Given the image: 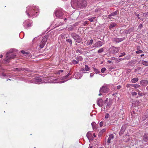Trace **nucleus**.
<instances>
[{"label":"nucleus","instance_id":"obj_13","mask_svg":"<svg viewBox=\"0 0 148 148\" xmlns=\"http://www.w3.org/2000/svg\"><path fill=\"white\" fill-rule=\"evenodd\" d=\"M118 13L117 11H116L114 12L111 13V14L108 15V18L110 20H112L114 18L112 16H116Z\"/></svg>","mask_w":148,"mask_h":148},{"label":"nucleus","instance_id":"obj_7","mask_svg":"<svg viewBox=\"0 0 148 148\" xmlns=\"http://www.w3.org/2000/svg\"><path fill=\"white\" fill-rule=\"evenodd\" d=\"M54 14L56 17L60 18L62 17L63 13L62 11L60 10H57L54 12Z\"/></svg>","mask_w":148,"mask_h":148},{"label":"nucleus","instance_id":"obj_33","mask_svg":"<svg viewBox=\"0 0 148 148\" xmlns=\"http://www.w3.org/2000/svg\"><path fill=\"white\" fill-rule=\"evenodd\" d=\"M104 51L103 48H101L98 50L97 52L98 53H100L103 52Z\"/></svg>","mask_w":148,"mask_h":148},{"label":"nucleus","instance_id":"obj_19","mask_svg":"<svg viewBox=\"0 0 148 148\" xmlns=\"http://www.w3.org/2000/svg\"><path fill=\"white\" fill-rule=\"evenodd\" d=\"M143 139L145 142L148 141V133L145 134L143 136Z\"/></svg>","mask_w":148,"mask_h":148},{"label":"nucleus","instance_id":"obj_24","mask_svg":"<svg viewBox=\"0 0 148 148\" xmlns=\"http://www.w3.org/2000/svg\"><path fill=\"white\" fill-rule=\"evenodd\" d=\"M93 40L92 39H91L90 41H88L87 43V45H91L93 42Z\"/></svg>","mask_w":148,"mask_h":148},{"label":"nucleus","instance_id":"obj_31","mask_svg":"<svg viewBox=\"0 0 148 148\" xmlns=\"http://www.w3.org/2000/svg\"><path fill=\"white\" fill-rule=\"evenodd\" d=\"M72 63L74 64H76L78 63V61L77 60H74L72 61Z\"/></svg>","mask_w":148,"mask_h":148},{"label":"nucleus","instance_id":"obj_56","mask_svg":"<svg viewBox=\"0 0 148 148\" xmlns=\"http://www.w3.org/2000/svg\"><path fill=\"white\" fill-rule=\"evenodd\" d=\"M108 98H106L104 102L105 103H106L107 102H108Z\"/></svg>","mask_w":148,"mask_h":148},{"label":"nucleus","instance_id":"obj_49","mask_svg":"<svg viewBox=\"0 0 148 148\" xmlns=\"http://www.w3.org/2000/svg\"><path fill=\"white\" fill-rule=\"evenodd\" d=\"M129 58H123V59H122V58H121L119 59V60H125V59H129Z\"/></svg>","mask_w":148,"mask_h":148},{"label":"nucleus","instance_id":"obj_55","mask_svg":"<svg viewBox=\"0 0 148 148\" xmlns=\"http://www.w3.org/2000/svg\"><path fill=\"white\" fill-rule=\"evenodd\" d=\"M21 69H21V70H22ZM15 70L16 71H20L21 70V69L19 68H16L15 69Z\"/></svg>","mask_w":148,"mask_h":148},{"label":"nucleus","instance_id":"obj_48","mask_svg":"<svg viewBox=\"0 0 148 148\" xmlns=\"http://www.w3.org/2000/svg\"><path fill=\"white\" fill-rule=\"evenodd\" d=\"M76 52L79 53H82V51L77 49L76 50Z\"/></svg>","mask_w":148,"mask_h":148},{"label":"nucleus","instance_id":"obj_50","mask_svg":"<svg viewBox=\"0 0 148 148\" xmlns=\"http://www.w3.org/2000/svg\"><path fill=\"white\" fill-rule=\"evenodd\" d=\"M138 94L140 96H142L143 95V93H142L140 91L139 92H138Z\"/></svg>","mask_w":148,"mask_h":148},{"label":"nucleus","instance_id":"obj_37","mask_svg":"<svg viewBox=\"0 0 148 148\" xmlns=\"http://www.w3.org/2000/svg\"><path fill=\"white\" fill-rule=\"evenodd\" d=\"M106 131V129H102L99 132V134H102L103 133L105 132Z\"/></svg>","mask_w":148,"mask_h":148},{"label":"nucleus","instance_id":"obj_36","mask_svg":"<svg viewBox=\"0 0 148 148\" xmlns=\"http://www.w3.org/2000/svg\"><path fill=\"white\" fill-rule=\"evenodd\" d=\"M95 18H96V17L94 16L92 17V18H89L88 20L91 22H92V21H93L94 20Z\"/></svg>","mask_w":148,"mask_h":148},{"label":"nucleus","instance_id":"obj_5","mask_svg":"<svg viewBox=\"0 0 148 148\" xmlns=\"http://www.w3.org/2000/svg\"><path fill=\"white\" fill-rule=\"evenodd\" d=\"M49 37L48 35H45L44 36L40 44V48H42L44 47Z\"/></svg>","mask_w":148,"mask_h":148},{"label":"nucleus","instance_id":"obj_41","mask_svg":"<svg viewBox=\"0 0 148 148\" xmlns=\"http://www.w3.org/2000/svg\"><path fill=\"white\" fill-rule=\"evenodd\" d=\"M140 87V86L138 84H135L134 87L135 88H139Z\"/></svg>","mask_w":148,"mask_h":148},{"label":"nucleus","instance_id":"obj_58","mask_svg":"<svg viewBox=\"0 0 148 148\" xmlns=\"http://www.w3.org/2000/svg\"><path fill=\"white\" fill-rule=\"evenodd\" d=\"M94 73H91L90 74V77H93L94 75Z\"/></svg>","mask_w":148,"mask_h":148},{"label":"nucleus","instance_id":"obj_62","mask_svg":"<svg viewBox=\"0 0 148 148\" xmlns=\"http://www.w3.org/2000/svg\"><path fill=\"white\" fill-rule=\"evenodd\" d=\"M87 23H88V21H85L84 22V24L85 25L86 24H87Z\"/></svg>","mask_w":148,"mask_h":148},{"label":"nucleus","instance_id":"obj_25","mask_svg":"<svg viewBox=\"0 0 148 148\" xmlns=\"http://www.w3.org/2000/svg\"><path fill=\"white\" fill-rule=\"evenodd\" d=\"M91 135V132H89L86 134V136L88 139H89Z\"/></svg>","mask_w":148,"mask_h":148},{"label":"nucleus","instance_id":"obj_44","mask_svg":"<svg viewBox=\"0 0 148 148\" xmlns=\"http://www.w3.org/2000/svg\"><path fill=\"white\" fill-rule=\"evenodd\" d=\"M135 15L139 19H141V18H140L139 17V14H137L136 12H135Z\"/></svg>","mask_w":148,"mask_h":148},{"label":"nucleus","instance_id":"obj_40","mask_svg":"<svg viewBox=\"0 0 148 148\" xmlns=\"http://www.w3.org/2000/svg\"><path fill=\"white\" fill-rule=\"evenodd\" d=\"M106 70V69L105 68H103L101 69V73H103Z\"/></svg>","mask_w":148,"mask_h":148},{"label":"nucleus","instance_id":"obj_17","mask_svg":"<svg viewBox=\"0 0 148 148\" xmlns=\"http://www.w3.org/2000/svg\"><path fill=\"white\" fill-rule=\"evenodd\" d=\"M114 135L113 134H111L109 135L108 138L107 140V143L108 144L110 143L111 142V140L114 138Z\"/></svg>","mask_w":148,"mask_h":148},{"label":"nucleus","instance_id":"obj_46","mask_svg":"<svg viewBox=\"0 0 148 148\" xmlns=\"http://www.w3.org/2000/svg\"><path fill=\"white\" fill-rule=\"evenodd\" d=\"M143 25L142 24H140V25L138 27V29H141L143 27Z\"/></svg>","mask_w":148,"mask_h":148},{"label":"nucleus","instance_id":"obj_64","mask_svg":"<svg viewBox=\"0 0 148 148\" xmlns=\"http://www.w3.org/2000/svg\"><path fill=\"white\" fill-rule=\"evenodd\" d=\"M102 93V92H100L99 94V96H101V95H102V94H101V93Z\"/></svg>","mask_w":148,"mask_h":148},{"label":"nucleus","instance_id":"obj_32","mask_svg":"<svg viewBox=\"0 0 148 148\" xmlns=\"http://www.w3.org/2000/svg\"><path fill=\"white\" fill-rule=\"evenodd\" d=\"M73 28L71 26H70L67 29L69 31H72L73 30Z\"/></svg>","mask_w":148,"mask_h":148},{"label":"nucleus","instance_id":"obj_34","mask_svg":"<svg viewBox=\"0 0 148 148\" xmlns=\"http://www.w3.org/2000/svg\"><path fill=\"white\" fill-rule=\"evenodd\" d=\"M71 75V74L69 73L66 76L63 77L62 79H65Z\"/></svg>","mask_w":148,"mask_h":148},{"label":"nucleus","instance_id":"obj_61","mask_svg":"<svg viewBox=\"0 0 148 148\" xmlns=\"http://www.w3.org/2000/svg\"><path fill=\"white\" fill-rule=\"evenodd\" d=\"M130 86H132V87H134L135 84H130Z\"/></svg>","mask_w":148,"mask_h":148},{"label":"nucleus","instance_id":"obj_42","mask_svg":"<svg viewBox=\"0 0 148 148\" xmlns=\"http://www.w3.org/2000/svg\"><path fill=\"white\" fill-rule=\"evenodd\" d=\"M143 52V51L141 50H139L137 51L136 52V53L137 54H138L139 53H142Z\"/></svg>","mask_w":148,"mask_h":148},{"label":"nucleus","instance_id":"obj_45","mask_svg":"<svg viewBox=\"0 0 148 148\" xmlns=\"http://www.w3.org/2000/svg\"><path fill=\"white\" fill-rule=\"evenodd\" d=\"M63 71V70H60L57 73H58V74L60 75V73H62Z\"/></svg>","mask_w":148,"mask_h":148},{"label":"nucleus","instance_id":"obj_12","mask_svg":"<svg viewBox=\"0 0 148 148\" xmlns=\"http://www.w3.org/2000/svg\"><path fill=\"white\" fill-rule=\"evenodd\" d=\"M126 129V125H123L121 127V130L119 133L120 136L122 135L125 131Z\"/></svg>","mask_w":148,"mask_h":148},{"label":"nucleus","instance_id":"obj_35","mask_svg":"<svg viewBox=\"0 0 148 148\" xmlns=\"http://www.w3.org/2000/svg\"><path fill=\"white\" fill-rule=\"evenodd\" d=\"M94 71L96 73H100V71L99 70H98L97 69L94 68Z\"/></svg>","mask_w":148,"mask_h":148},{"label":"nucleus","instance_id":"obj_38","mask_svg":"<svg viewBox=\"0 0 148 148\" xmlns=\"http://www.w3.org/2000/svg\"><path fill=\"white\" fill-rule=\"evenodd\" d=\"M21 69L23 71H28V72H29L30 71V70L28 68H24V69Z\"/></svg>","mask_w":148,"mask_h":148},{"label":"nucleus","instance_id":"obj_10","mask_svg":"<svg viewBox=\"0 0 148 148\" xmlns=\"http://www.w3.org/2000/svg\"><path fill=\"white\" fill-rule=\"evenodd\" d=\"M32 82L36 84H40L42 83V80L40 77H37L33 80Z\"/></svg>","mask_w":148,"mask_h":148},{"label":"nucleus","instance_id":"obj_52","mask_svg":"<svg viewBox=\"0 0 148 148\" xmlns=\"http://www.w3.org/2000/svg\"><path fill=\"white\" fill-rule=\"evenodd\" d=\"M103 125V122L101 121L100 122V123H99V125L101 127H102Z\"/></svg>","mask_w":148,"mask_h":148},{"label":"nucleus","instance_id":"obj_20","mask_svg":"<svg viewBox=\"0 0 148 148\" xmlns=\"http://www.w3.org/2000/svg\"><path fill=\"white\" fill-rule=\"evenodd\" d=\"M91 125L94 130H96V129L97 127L96 126V124L95 122H92L91 123Z\"/></svg>","mask_w":148,"mask_h":148},{"label":"nucleus","instance_id":"obj_21","mask_svg":"<svg viewBox=\"0 0 148 148\" xmlns=\"http://www.w3.org/2000/svg\"><path fill=\"white\" fill-rule=\"evenodd\" d=\"M82 77V75L79 73H77L75 75V78L77 79H80Z\"/></svg>","mask_w":148,"mask_h":148},{"label":"nucleus","instance_id":"obj_3","mask_svg":"<svg viewBox=\"0 0 148 148\" xmlns=\"http://www.w3.org/2000/svg\"><path fill=\"white\" fill-rule=\"evenodd\" d=\"M13 51V49H11L10 51H8L6 53V57L5 59V60L6 62H8L10 59H13L16 57V54L15 53H14L12 54L10 56H9L8 55L11 53H12Z\"/></svg>","mask_w":148,"mask_h":148},{"label":"nucleus","instance_id":"obj_63","mask_svg":"<svg viewBox=\"0 0 148 148\" xmlns=\"http://www.w3.org/2000/svg\"><path fill=\"white\" fill-rule=\"evenodd\" d=\"M99 9H96L95 10V12H98V11H99Z\"/></svg>","mask_w":148,"mask_h":148},{"label":"nucleus","instance_id":"obj_53","mask_svg":"<svg viewBox=\"0 0 148 148\" xmlns=\"http://www.w3.org/2000/svg\"><path fill=\"white\" fill-rule=\"evenodd\" d=\"M109 117V114H106V115H105V117L106 118H108Z\"/></svg>","mask_w":148,"mask_h":148},{"label":"nucleus","instance_id":"obj_11","mask_svg":"<svg viewBox=\"0 0 148 148\" xmlns=\"http://www.w3.org/2000/svg\"><path fill=\"white\" fill-rule=\"evenodd\" d=\"M97 103L99 106L101 107L103 104V100L101 98H99L97 99Z\"/></svg>","mask_w":148,"mask_h":148},{"label":"nucleus","instance_id":"obj_14","mask_svg":"<svg viewBox=\"0 0 148 148\" xmlns=\"http://www.w3.org/2000/svg\"><path fill=\"white\" fill-rule=\"evenodd\" d=\"M102 45V42L100 41H99L95 43L94 46V47L96 48L100 47H101Z\"/></svg>","mask_w":148,"mask_h":148},{"label":"nucleus","instance_id":"obj_1","mask_svg":"<svg viewBox=\"0 0 148 148\" xmlns=\"http://www.w3.org/2000/svg\"><path fill=\"white\" fill-rule=\"evenodd\" d=\"M39 11L38 7L29 5L26 8V12L29 17L31 16L34 18L38 15Z\"/></svg>","mask_w":148,"mask_h":148},{"label":"nucleus","instance_id":"obj_16","mask_svg":"<svg viewBox=\"0 0 148 148\" xmlns=\"http://www.w3.org/2000/svg\"><path fill=\"white\" fill-rule=\"evenodd\" d=\"M148 83V81L147 80H142L140 81V84L143 86H146Z\"/></svg>","mask_w":148,"mask_h":148},{"label":"nucleus","instance_id":"obj_60","mask_svg":"<svg viewBox=\"0 0 148 148\" xmlns=\"http://www.w3.org/2000/svg\"><path fill=\"white\" fill-rule=\"evenodd\" d=\"M2 75L3 77H5L6 76V74L4 73H3L2 74Z\"/></svg>","mask_w":148,"mask_h":148},{"label":"nucleus","instance_id":"obj_9","mask_svg":"<svg viewBox=\"0 0 148 148\" xmlns=\"http://www.w3.org/2000/svg\"><path fill=\"white\" fill-rule=\"evenodd\" d=\"M109 90V88H108L107 86L104 85L100 88L99 92L106 93L108 92Z\"/></svg>","mask_w":148,"mask_h":148},{"label":"nucleus","instance_id":"obj_57","mask_svg":"<svg viewBox=\"0 0 148 148\" xmlns=\"http://www.w3.org/2000/svg\"><path fill=\"white\" fill-rule=\"evenodd\" d=\"M126 87L127 88H129V87H130V84H127V85H126Z\"/></svg>","mask_w":148,"mask_h":148},{"label":"nucleus","instance_id":"obj_4","mask_svg":"<svg viewBox=\"0 0 148 148\" xmlns=\"http://www.w3.org/2000/svg\"><path fill=\"white\" fill-rule=\"evenodd\" d=\"M71 36L75 42L79 43L82 41V39L78 34L75 33H72L71 34Z\"/></svg>","mask_w":148,"mask_h":148},{"label":"nucleus","instance_id":"obj_30","mask_svg":"<svg viewBox=\"0 0 148 148\" xmlns=\"http://www.w3.org/2000/svg\"><path fill=\"white\" fill-rule=\"evenodd\" d=\"M116 24L115 23H113L110 25L109 27L110 28H112L116 26Z\"/></svg>","mask_w":148,"mask_h":148},{"label":"nucleus","instance_id":"obj_47","mask_svg":"<svg viewBox=\"0 0 148 148\" xmlns=\"http://www.w3.org/2000/svg\"><path fill=\"white\" fill-rule=\"evenodd\" d=\"M144 15L145 16V17L146 18L148 17V13H146L144 14Z\"/></svg>","mask_w":148,"mask_h":148},{"label":"nucleus","instance_id":"obj_28","mask_svg":"<svg viewBox=\"0 0 148 148\" xmlns=\"http://www.w3.org/2000/svg\"><path fill=\"white\" fill-rule=\"evenodd\" d=\"M85 70L86 71H88L90 70V67H88V66L87 65H85Z\"/></svg>","mask_w":148,"mask_h":148},{"label":"nucleus","instance_id":"obj_23","mask_svg":"<svg viewBox=\"0 0 148 148\" xmlns=\"http://www.w3.org/2000/svg\"><path fill=\"white\" fill-rule=\"evenodd\" d=\"M142 64L145 66H148V62L146 61H142Z\"/></svg>","mask_w":148,"mask_h":148},{"label":"nucleus","instance_id":"obj_51","mask_svg":"<svg viewBox=\"0 0 148 148\" xmlns=\"http://www.w3.org/2000/svg\"><path fill=\"white\" fill-rule=\"evenodd\" d=\"M121 88V86L120 85L118 86H117V88L118 89H119Z\"/></svg>","mask_w":148,"mask_h":148},{"label":"nucleus","instance_id":"obj_27","mask_svg":"<svg viewBox=\"0 0 148 148\" xmlns=\"http://www.w3.org/2000/svg\"><path fill=\"white\" fill-rule=\"evenodd\" d=\"M111 105V102L109 101L107 104V105L106 106V108H109Z\"/></svg>","mask_w":148,"mask_h":148},{"label":"nucleus","instance_id":"obj_15","mask_svg":"<svg viewBox=\"0 0 148 148\" xmlns=\"http://www.w3.org/2000/svg\"><path fill=\"white\" fill-rule=\"evenodd\" d=\"M134 29V27H132L130 28L128 30H125L123 32V33L124 34H128L130 33V32H132Z\"/></svg>","mask_w":148,"mask_h":148},{"label":"nucleus","instance_id":"obj_2","mask_svg":"<svg viewBox=\"0 0 148 148\" xmlns=\"http://www.w3.org/2000/svg\"><path fill=\"white\" fill-rule=\"evenodd\" d=\"M71 4L73 8L77 9L85 7L87 2L86 0H71Z\"/></svg>","mask_w":148,"mask_h":148},{"label":"nucleus","instance_id":"obj_43","mask_svg":"<svg viewBox=\"0 0 148 148\" xmlns=\"http://www.w3.org/2000/svg\"><path fill=\"white\" fill-rule=\"evenodd\" d=\"M125 52L121 53V54L119 56V57H121L125 56Z\"/></svg>","mask_w":148,"mask_h":148},{"label":"nucleus","instance_id":"obj_29","mask_svg":"<svg viewBox=\"0 0 148 148\" xmlns=\"http://www.w3.org/2000/svg\"><path fill=\"white\" fill-rule=\"evenodd\" d=\"M76 60H77L78 62L79 61H82L83 60V58L81 56H79L76 59Z\"/></svg>","mask_w":148,"mask_h":148},{"label":"nucleus","instance_id":"obj_18","mask_svg":"<svg viewBox=\"0 0 148 148\" xmlns=\"http://www.w3.org/2000/svg\"><path fill=\"white\" fill-rule=\"evenodd\" d=\"M26 22V21H25L24 22V23L23 24V26H24V28L25 29L28 28V27H30L31 26V23H30L27 24V25H26L25 23Z\"/></svg>","mask_w":148,"mask_h":148},{"label":"nucleus","instance_id":"obj_59","mask_svg":"<svg viewBox=\"0 0 148 148\" xmlns=\"http://www.w3.org/2000/svg\"><path fill=\"white\" fill-rule=\"evenodd\" d=\"M21 53H23V54H24L25 53H26V52H25V51H23V50H22L21 51Z\"/></svg>","mask_w":148,"mask_h":148},{"label":"nucleus","instance_id":"obj_22","mask_svg":"<svg viewBox=\"0 0 148 148\" xmlns=\"http://www.w3.org/2000/svg\"><path fill=\"white\" fill-rule=\"evenodd\" d=\"M138 78H133L131 80V82L132 83H135L138 81Z\"/></svg>","mask_w":148,"mask_h":148},{"label":"nucleus","instance_id":"obj_6","mask_svg":"<svg viewBox=\"0 0 148 148\" xmlns=\"http://www.w3.org/2000/svg\"><path fill=\"white\" fill-rule=\"evenodd\" d=\"M119 51L118 47H116L113 46H112L108 49V51L112 53H117Z\"/></svg>","mask_w":148,"mask_h":148},{"label":"nucleus","instance_id":"obj_26","mask_svg":"<svg viewBox=\"0 0 148 148\" xmlns=\"http://www.w3.org/2000/svg\"><path fill=\"white\" fill-rule=\"evenodd\" d=\"M66 42H69L70 45L72 44V40L70 39H67L66 40Z\"/></svg>","mask_w":148,"mask_h":148},{"label":"nucleus","instance_id":"obj_54","mask_svg":"<svg viewBox=\"0 0 148 148\" xmlns=\"http://www.w3.org/2000/svg\"><path fill=\"white\" fill-rule=\"evenodd\" d=\"M67 80H66L63 81H60V82L59 83H62L65 82L66 81H67Z\"/></svg>","mask_w":148,"mask_h":148},{"label":"nucleus","instance_id":"obj_8","mask_svg":"<svg viewBox=\"0 0 148 148\" xmlns=\"http://www.w3.org/2000/svg\"><path fill=\"white\" fill-rule=\"evenodd\" d=\"M125 39V37H123L121 38L117 37L113 38L112 39V41L115 43H119Z\"/></svg>","mask_w":148,"mask_h":148},{"label":"nucleus","instance_id":"obj_39","mask_svg":"<svg viewBox=\"0 0 148 148\" xmlns=\"http://www.w3.org/2000/svg\"><path fill=\"white\" fill-rule=\"evenodd\" d=\"M131 94L133 96H136L137 95V93L135 92H131Z\"/></svg>","mask_w":148,"mask_h":148}]
</instances>
